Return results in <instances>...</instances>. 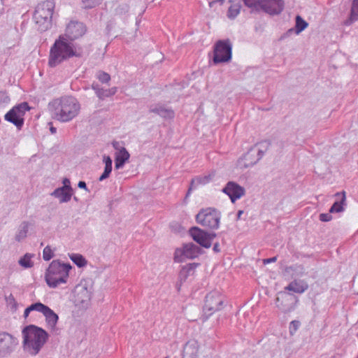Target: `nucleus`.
<instances>
[{
	"mask_svg": "<svg viewBox=\"0 0 358 358\" xmlns=\"http://www.w3.org/2000/svg\"><path fill=\"white\" fill-rule=\"evenodd\" d=\"M201 249L193 243L185 244L182 249H176L174 253V261L181 262L185 258L194 259L201 253Z\"/></svg>",
	"mask_w": 358,
	"mask_h": 358,
	"instance_id": "nucleus-12",
	"label": "nucleus"
},
{
	"mask_svg": "<svg viewBox=\"0 0 358 358\" xmlns=\"http://www.w3.org/2000/svg\"><path fill=\"white\" fill-rule=\"evenodd\" d=\"M43 315L45 317L48 325L51 328H55L59 320L57 314L48 307L45 313H43Z\"/></svg>",
	"mask_w": 358,
	"mask_h": 358,
	"instance_id": "nucleus-26",
	"label": "nucleus"
},
{
	"mask_svg": "<svg viewBox=\"0 0 358 358\" xmlns=\"http://www.w3.org/2000/svg\"><path fill=\"white\" fill-rule=\"evenodd\" d=\"M80 54L74 49L73 44L61 35L50 48L48 65L50 67L54 68L71 57H80Z\"/></svg>",
	"mask_w": 358,
	"mask_h": 358,
	"instance_id": "nucleus-3",
	"label": "nucleus"
},
{
	"mask_svg": "<svg viewBox=\"0 0 358 358\" xmlns=\"http://www.w3.org/2000/svg\"><path fill=\"white\" fill-rule=\"evenodd\" d=\"M232 45L229 39L220 40L214 45L213 63L228 62L231 59Z\"/></svg>",
	"mask_w": 358,
	"mask_h": 358,
	"instance_id": "nucleus-9",
	"label": "nucleus"
},
{
	"mask_svg": "<svg viewBox=\"0 0 358 358\" xmlns=\"http://www.w3.org/2000/svg\"><path fill=\"white\" fill-rule=\"evenodd\" d=\"M29 226V224L28 222H22L21 223L15 238L17 241L20 242L27 237Z\"/></svg>",
	"mask_w": 358,
	"mask_h": 358,
	"instance_id": "nucleus-28",
	"label": "nucleus"
},
{
	"mask_svg": "<svg viewBox=\"0 0 358 358\" xmlns=\"http://www.w3.org/2000/svg\"><path fill=\"white\" fill-rule=\"evenodd\" d=\"M358 20V0H353L350 10V15L344 24L347 26L350 25L354 22Z\"/></svg>",
	"mask_w": 358,
	"mask_h": 358,
	"instance_id": "nucleus-27",
	"label": "nucleus"
},
{
	"mask_svg": "<svg viewBox=\"0 0 358 358\" xmlns=\"http://www.w3.org/2000/svg\"><path fill=\"white\" fill-rule=\"evenodd\" d=\"M357 337L358 338V334H357Z\"/></svg>",
	"mask_w": 358,
	"mask_h": 358,
	"instance_id": "nucleus-59",
	"label": "nucleus"
},
{
	"mask_svg": "<svg viewBox=\"0 0 358 358\" xmlns=\"http://www.w3.org/2000/svg\"><path fill=\"white\" fill-rule=\"evenodd\" d=\"M50 195L55 198H58L60 203H66L71 200L73 195V191L58 187L56 188Z\"/></svg>",
	"mask_w": 358,
	"mask_h": 358,
	"instance_id": "nucleus-22",
	"label": "nucleus"
},
{
	"mask_svg": "<svg viewBox=\"0 0 358 358\" xmlns=\"http://www.w3.org/2000/svg\"><path fill=\"white\" fill-rule=\"evenodd\" d=\"M259 6L271 15H278L283 10L285 3L283 0H261Z\"/></svg>",
	"mask_w": 358,
	"mask_h": 358,
	"instance_id": "nucleus-13",
	"label": "nucleus"
},
{
	"mask_svg": "<svg viewBox=\"0 0 358 358\" xmlns=\"http://www.w3.org/2000/svg\"><path fill=\"white\" fill-rule=\"evenodd\" d=\"M224 297L217 291L209 292L205 298L203 306V322H205L215 312L220 310L223 308Z\"/></svg>",
	"mask_w": 358,
	"mask_h": 358,
	"instance_id": "nucleus-7",
	"label": "nucleus"
},
{
	"mask_svg": "<svg viewBox=\"0 0 358 358\" xmlns=\"http://www.w3.org/2000/svg\"><path fill=\"white\" fill-rule=\"evenodd\" d=\"M276 260H277V257H273L271 258L264 259L263 262H264V264H266L275 262Z\"/></svg>",
	"mask_w": 358,
	"mask_h": 358,
	"instance_id": "nucleus-50",
	"label": "nucleus"
},
{
	"mask_svg": "<svg viewBox=\"0 0 358 358\" xmlns=\"http://www.w3.org/2000/svg\"><path fill=\"white\" fill-rule=\"evenodd\" d=\"M49 108L54 119L61 122H67L78 115L80 105L75 97L65 96L50 102Z\"/></svg>",
	"mask_w": 358,
	"mask_h": 358,
	"instance_id": "nucleus-1",
	"label": "nucleus"
},
{
	"mask_svg": "<svg viewBox=\"0 0 358 358\" xmlns=\"http://www.w3.org/2000/svg\"><path fill=\"white\" fill-rule=\"evenodd\" d=\"M189 234L193 240L201 247L205 248H209L210 247V242L208 241L206 237V236H208L206 231L197 227H193L189 229Z\"/></svg>",
	"mask_w": 358,
	"mask_h": 358,
	"instance_id": "nucleus-16",
	"label": "nucleus"
},
{
	"mask_svg": "<svg viewBox=\"0 0 358 358\" xmlns=\"http://www.w3.org/2000/svg\"><path fill=\"white\" fill-rule=\"evenodd\" d=\"M107 97L113 96L117 92V87H113L110 89H106Z\"/></svg>",
	"mask_w": 358,
	"mask_h": 358,
	"instance_id": "nucleus-45",
	"label": "nucleus"
},
{
	"mask_svg": "<svg viewBox=\"0 0 358 358\" xmlns=\"http://www.w3.org/2000/svg\"><path fill=\"white\" fill-rule=\"evenodd\" d=\"M112 169H113L112 166L105 165L104 171H103V173L100 176L99 180L103 181V180L107 179L111 173Z\"/></svg>",
	"mask_w": 358,
	"mask_h": 358,
	"instance_id": "nucleus-38",
	"label": "nucleus"
},
{
	"mask_svg": "<svg viewBox=\"0 0 358 358\" xmlns=\"http://www.w3.org/2000/svg\"><path fill=\"white\" fill-rule=\"evenodd\" d=\"M54 257V253L49 245H47L43 251V258L45 261H49Z\"/></svg>",
	"mask_w": 358,
	"mask_h": 358,
	"instance_id": "nucleus-37",
	"label": "nucleus"
},
{
	"mask_svg": "<svg viewBox=\"0 0 358 358\" xmlns=\"http://www.w3.org/2000/svg\"><path fill=\"white\" fill-rule=\"evenodd\" d=\"M199 265L198 263H189L182 266L178 274V280L180 285L185 282L186 280L194 275L196 267Z\"/></svg>",
	"mask_w": 358,
	"mask_h": 358,
	"instance_id": "nucleus-20",
	"label": "nucleus"
},
{
	"mask_svg": "<svg viewBox=\"0 0 358 358\" xmlns=\"http://www.w3.org/2000/svg\"><path fill=\"white\" fill-rule=\"evenodd\" d=\"M244 4L248 8H257L259 6V2L261 0H243Z\"/></svg>",
	"mask_w": 358,
	"mask_h": 358,
	"instance_id": "nucleus-40",
	"label": "nucleus"
},
{
	"mask_svg": "<svg viewBox=\"0 0 358 358\" xmlns=\"http://www.w3.org/2000/svg\"><path fill=\"white\" fill-rule=\"evenodd\" d=\"M96 96L99 97V99L103 100L107 97V92L106 89L101 88V90L98 92L96 94Z\"/></svg>",
	"mask_w": 358,
	"mask_h": 358,
	"instance_id": "nucleus-43",
	"label": "nucleus"
},
{
	"mask_svg": "<svg viewBox=\"0 0 358 358\" xmlns=\"http://www.w3.org/2000/svg\"><path fill=\"white\" fill-rule=\"evenodd\" d=\"M31 311H32V309L31 308V306H29L27 308H25V310L24 311V317L27 318L29 316L30 312H31Z\"/></svg>",
	"mask_w": 358,
	"mask_h": 358,
	"instance_id": "nucleus-51",
	"label": "nucleus"
},
{
	"mask_svg": "<svg viewBox=\"0 0 358 358\" xmlns=\"http://www.w3.org/2000/svg\"><path fill=\"white\" fill-rule=\"evenodd\" d=\"M308 26V23L305 21L301 16L297 15L295 17V34H299L301 31L306 29Z\"/></svg>",
	"mask_w": 358,
	"mask_h": 358,
	"instance_id": "nucleus-29",
	"label": "nucleus"
},
{
	"mask_svg": "<svg viewBox=\"0 0 358 358\" xmlns=\"http://www.w3.org/2000/svg\"><path fill=\"white\" fill-rule=\"evenodd\" d=\"M336 196H341L340 201H336L332 206H331L329 209L330 213H341L344 210L343 206L346 205L345 201H346V196H345V192L344 191L341 192H337L335 194Z\"/></svg>",
	"mask_w": 358,
	"mask_h": 358,
	"instance_id": "nucleus-23",
	"label": "nucleus"
},
{
	"mask_svg": "<svg viewBox=\"0 0 358 358\" xmlns=\"http://www.w3.org/2000/svg\"><path fill=\"white\" fill-rule=\"evenodd\" d=\"M149 112L157 114L164 119H173L175 116V113L171 108L159 103L150 106Z\"/></svg>",
	"mask_w": 358,
	"mask_h": 358,
	"instance_id": "nucleus-17",
	"label": "nucleus"
},
{
	"mask_svg": "<svg viewBox=\"0 0 358 358\" xmlns=\"http://www.w3.org/2000/svg\"><path fill=\"white\" fill-rule=\"evenodd\" d=\"M357 358H358V355H357Z\"/></svg>",
	"mask_w": 358,
	"mask_h": 358,
	"instance_id": "nucleus-60",
	"label": "nucleus"
},
{
	"mask_svg": "<svg viewBox=\"0 0 358 358\" xmlns=\"http://www.w3.org/2000/svg\"><path fill=\"white\" fill-rule=\"evenodd\" d=\"M62 183H63V186L62 187H60L61 188H63V189H68L69 191H73V189L71 185V182H70V180L67 178H65L63 179V181H62Z\"/></svg>",
	"mask_w": 358,
	"mask_h": 358,
	"instance_id": "nucleus-41",
	"label": "nucleus"
},
{
	"mask_svg": "<svg viewBox=\"0 0 358 358\" xmlns=\"http://www.w3.org/2000/svg\"><path fill=\"white\" fill-rule=\"evenodd\" d=\"M72 268L69 263H63L59 259L53 260L45 273V280L51 288H56L61 284L66 283Z\"/></svg>",
	"mask_w": 358,
	"mask_h": 358,
	"instance_id": "nucleus-4",
	"label": "nucleus"
},
{
	"mask_svg": "<svg viewBox=\"0 0 358 358\" xmlns=\"http://www.w3.org/2000/svg\"><path fill=\"white\" fill-rule=\"evenodd\" d=\"M255 147L251 148L248 152L245 155L244 159L247 162V164H245V167L251 166L255 165L257 162H259L264 156L265 150L262 149H259L257 151V157L256 159L253 160L251 159L252 152L254 151Z\"/></svg>",
	"mask_w": 358,
	"mask_h": 358,
	"instance_id": "nucleus-25",
	"label": "nucleus"
},
{
	"mask_svg": "<svg viewBox=\"0 0 358 358\" xmlns=\"http://www.w3.org/2000/svg\"><path fill=\"white\" fill-rule=\"evenodd\" d=\"M298 301L297 297L287 292H280L275 299L276 306L282 313H289L294 309Z\"/></svg>",
	"mask_w": 358,
	"mask_h": 358,
	"instance_id": "nucleus-11",
	"label": "nucleus"
},
{
	"mask_svg": "<svg viewBox=\"0 0 358 358\" xmlns=\"http://www.w3.org/2000/svg\"><path fill=\"white\" fill-rule=\"evenodd\" d=\"M31 308L32 309V311L36 310L39 313H41L43 315V313L46 310V309L48 308V306L42 303L41 302H36L34 303H31L30 305Z\"/></svg>",
	"mask_w": 358,
	"mask_h": 358,
	"instance_id": "nucleus-36",
	"label": "nucleus"
},
{
	"mask_svg": "<svg viewBox=\"0 0 358 358\" xmlns=\"http://www.w3.org/2000/svg\"><path fill=\"white\" fill-rule=\"evenodd\" d=\"M216 2H218L220 3L221 5L224 3V0H215V1H213L212 2H210V6H213V4H214Z\"/></svg>",
	"mask_w": 358,
	"mask_h": 358,
	"instance_id": "nucleus-54",
	"label": "nucleus"
},
{
	"mask_svg": "<svg viewBox=\"0 0 358 358\" xmlns=\"http://www.w3.org/2000/svg\"><path fill=\"white\" fill-rule=\"evenodd\" d=\"M294 33H295L294 28H290L280 36V40H284L285 38L289 37Z\"/></svg>",
	"mask_w": 358,
	"mask_h": 358,
	"instance_id": "nucleus-44",
	"label": "nucleus"
},
{
	"mask_svg": "<svg viewBox=\"0 0 358 358\" xmlns=\"http://www.w3.org/2000/svg\"><path fill=\"white\" fill-rule=\"evenodd\" d=\"M87 31L85 25L78 21H71L66 28V35L73 41L83 36Z\"/></svg>",
	"mask_w": 358,
	"mask_h": 358,
	"instance_id": "nucleus-15",
	"label": "nucleus"
},
{
	"mask_svg": "<svg viewBox=\"0 0 358 358\" xmlns=\"http://www.w3.org/2000/svg\"><path fill=\"white\" fill-rule=\"evenodd\" d=\"M55 1L46 0L37 5L36 7L33 19L40 32H44L52 27Z\"/></svg>",
	"mask_w": 358,
	"mask_h": 358,
	"instance_id": "nucleus-5",
	"label": "nucleus"
},
{
	"mask_svg": "<svg viewBox=\"0 0 358 358\" xmlns=\"http://www.w3.org/2000/svg\"><path fill=\"white\" fill-rule=\"evenodd\" d=\"M10 101V98L6 90L0 91V108H5Z\"/></svg>",
	"mask_w": 358,
	"mask_h": 358,
	"instance_id": "nucleus-33",
	"label": "nucleus"
},
{
	"mask_svg": "<svg viewBox=\"0 0 358 358\" xmlns=\"http://www.w3.org/2000/svg\"><path fill=\"white\" fill-rule=\"evenodd\" d=\"M300 322L298 320H293L289 324V333L293 335L299 328Z\"/></svg>",
	"mask_w": 358,
	"mask_h": 358,
	"instance_id": "nucleus-39",
	"label": "nucleus"
},
{
	"mask_svg": "<svg viewBox=\"0 0 358 358\" xmlns=\"http://www.w3.org/2000/svg\"><path fill=\"white\" fill-rule=\"evenodd\" d=\"M214 176L215 173H212L206 176H199L192 178L185 198L188 197L191 194L192 190L196 189L199 185H204L209 183L213 180Z\"/></svg>",
	"mask_w": 358,
	"mask_h": 358,
	"instance_id": "nucleus-18",
	"label": "nucleus"
},
{
	"mask_svg": "<svg viewBox=\"0 0 358 358\" xmlns=\"http://www.w3.org/2000/svg\"><path fill=\"white\" fill-rule=\"evenodd\" d=\"M50 131L51 134H54L57 132V129L54 127H50Z\"/></svg>",
	"mask_w": 358,
	"mask_h": 358,
	"instance_id": "nucleus-56",
	"label": "nucleus"
},
{
	"mask_svg": "<svg viewBox=\"0 0 358 358\" xmlns=\"http://www.w3.org/2000/svg\"><path fill=\"white\" fill-rule=\"evenodd\" d=\"M241 8V6L239 3L231 5L228 9L227 17L229 19H234L239 14Z\"/></svg>",
	"mask_w": 358,
	"mask_h": 358,
	"instance_id": "nucleus-32",
	"label": "nucleus"
},
{
	"mask_svg": "<svg viewBox=\"0 0 358 358\" xmlns=\"http://www.w3.org/2000/svg\"><path fill=\"white\" fill-rule=\"evenodd\" d=\"M70 259L79 268H82L87 264V260L82 255L72 254L70 255Z\"/></svg>",
	"mask_w": 358,
	"mask_h": 358,
	"instance_id": "nucleus-31",
	"label": "nucleus"
},
{
	"mask_svg": "<svg viewBox=\"0 0 358 358\" xmlns=\"http://www.w3.org/2000/svg\"><path fill=\"white\" fill-rule=\"evenodd\" d=\"M22 335L24 350L32 356L38 354L49 338L45 329L34 324L25 326L22 330Z\"/></svg>",
	"mask_w": 358,
	"mask_h": 358,
	"instance_id": "nucleus-2",
	"label": "nucleus"
},
{
	"mask_svg": "<svg viewBox=\"0 0 358 358\" xmlns=\"http://www.w3.org/2000/svg\"><path fill=\"white\" fill-rule=\"evenodd\" d=\"M100 85L96 83H93L92 85V89L95 92V94H96L98 92L101 90Z\"/></svg>",
	"mask_w": 358,
	"mask_h": 358,
	"instance_id": "nucleus-49",
	"label": "nucleus"
},
{
	"mask_svg": "<svg viewBox=\"0 0 358 358\" xmlns=\"http://www.w3.org/2000/svg\"><path fill=\"white\" fill-rule=\"evenodd\" d=\"M206 237L209 242H210V244L212 243L213 240L217 236V234L215 232H208L207 231Z\"/></svg>",
	"mask_w": 358,
	"mask_h": 358,
	"instance_id": "nucleus-47",
	"label": "nucleus"
},
{
	"mask_svg": "<svg viewBox=\"0 0 358 358\" xmlns=\"http://www.w3.org/2000/svg\"><path fill=\"white\" fill-rule=\"evenodd\" d=\"M222 191L229 196L232 203H235L245 193V188L234 181L228 182Z\"/></svg>",
	"mask_w": 358,
	"mask_h": 358,
	"instance_id": "nucleus-14",
	"label": "nucleus"
},
{
	"mask_svg": "<svg viewBox=\"0 0 358 358\" xmlns=\"http://www.w3.org/2000/svg\"><path fill=\"white\" fill-rule=\"evenodd\" d=\"M199 345L196 341L186 343L182 351V358H198Z\"/></svg>",
	"mask_w": 358,
	"mask_h": 358,
	"instance_id": "nucleus-19",
	"label": "nucleus"
},
{
	"mask_svg": "<svg viewBox=\"0 0 358 358\" xmlns=\"http://www.w3.org/2000/svg\"><path fill=\"white\" fill-rule=\"evenodd\" d=\"M221 213L214 208H202L196 215V221L203 227L215 230L219 228Z\"/></svg>",
	"mask_w": 358,
	"mask_h": 358,
	"instance_id": "nucleus-6",
	"label": "nucleus"
},
{
	"mask_svg": "<svg viewBox=\"0 0 358 358\" xmlns=\"http://www.w3.org/2000/svg\"><path fill=\"white\" fill-rule=\"evenodd\" d=\"M113 148L115 150H120L121 149V148H120V143H119V142L113 141Z\"/></svg>",
	"mask_w": 358,
	"mask_h": 358,
	"instance_id": "nucleus-53",
	"label": "nucleus"
},
{
	"mask_svg": "<svg viewBox=\"0 0 358 358\" xmlns=\"http://www.w3.org/2000/svg\"><path fill=\"white\" fill-rule=\"evenodd\" d=\"M213 250L217 253V252H220L221 249H220V244L219 243H215L214 245H213Z\"/></svg>",
	"mask_w": 358,
	"mask_h": 358,
	"instance_id": "nucleus-52",
	"label": "nucleus"
},
{
	"mask_svg": "<svg viewBox=\"0 0 358 358\" xmlns=\"http://www.w3.org/2000/svg\"><path fill=\"white\" fill-rule=\"evenodd\" d=\"M103 0H82L83 8L85 9L93 8L101 3Z\"/></svg>",
	"mask_w": 358,
	"mask_h": 358,
	"instance_id": "nucleus-34",
	"label": "nucleus"
},
{
	"mask_svg": "<svg viewBox=\"0 0 358 358\" xmlns=\"http://www.w3.org/2000/svg\"><path fill=\"white\" fill-rule=\"evenodd\" d=\"M73 199H74L75 201H78V199H77L76 196H74Z\"/></svg>",
	"mask_w": 358,
	"mask_h": 358,
	"instance_id": "nucleus-58",
	"label": "nucleus"
},
{
	"mask_svg": "<svg viewBox=\"0 0 358 358\" xmlns=\"http://www.w3.org/2000/svg\"><path fill=\"white\" fill-rule=\"evenodd\" d=\"M34 257V255L30 253H26L18 261L19 264L25 268H31L34 266V263L31 261V258Z\"/></svg>",
	"mask_w": 358,
	"mask_h": 358,
	"instance_id": "nucleus-30",
	"label": "nucleus"
},
{
	"mask_svg": "<svg viewBox=\"0 0 358 358\" xmlns=\"http://www.w3.org/2000/svg\"><path fill=\"white\" fill-rule=\"evenodd\" d=\"M103 161L105 165L112 166V164H113V161L110 156L104 155Z\"/></svg>",
	"mask_w": 358,
	"mask_h": 358,
	"instance_id": "nucleus-46",
	"label": "nucleus"
},
{
	"mask_svg": "<svg viewBox=\"0 0 358 358\" xmlns=\"http://www.w3.org/2000/svg\"><path fill=\"white\" fill-rule=\"evenodd\" d=\"M96 78L102 83H108L110 80V76L103 71H99L96 74Z\"/></svg>",
	"mask_w": 358,
	"mask_h": 358,
	"instance_id": "nucleus-35",
	"label": "nucleus"
},
{
	"mask_svg": "<svg viewBox=\"0 0 358 358\" xmlns=\"http://www.w3.org/2000/svg\"><path fill=\"white\" fill-rule=\"evenodd\" d=\"M243 213V211L241 210L238 211V213H237V219L238 220L241 219V216Z\"/></svg>",
	"mask_w": 358,
	"mask_h": 358,
	"instance_id": "nucleus-57",
	"label": "nucleus"
},
{
	"mask_svg": "<svg viewBox=\"0 0 358 358\" xmlns=\"http://www.w3.org/2000/svg\"><path fill=\"white\" fill-rule=\"evenodd\" d=\"M78 187L80 189H84L87 192H90L89 189L87 187L86 182L85 181L80 180L78 182Z\"/></svg>",
	"mask_w": 358,
	"mask_h": 358,
	"instance_id": "nucleus-48",
	"label": "nucleus"
},
{
	"mask_svg": "<svg viewBox=\"0 0 358 358\" xmlns=\"http://www.w3.org/2000/svg\"><path fill=\"white\" fill-rule=\"evenodd\" d=\"M264 144H265V145H264L263 147L264 148V150H266L270 143L266 141L259 143L260 145H263Z\"/></svg>",
	"mask_w": 358,
	"mask_h": 358,
	"instance_id": "nucleus-55",
	"label": "nucleus"
},
{
	"mask_svg": "<svg viewBox=\"0 0 358 358\" xmlns=\"http://www.w3.org/2000/svg\"><path fill=\"white\" fill-rule=\"evenodd\" d=\"M130 155L125 148L122 147L119 152L115 153V168L120 169L122 168L129 159Z\"/></svg>",
	"mask_w": 358,
	"mask_h": 358,
	"instance_id": "nucleus-21",
	"label": "nucleus"
},
{
	"mask_svg": "<svg viewBox=\"0 0 358 358\" xmlns=\"http://www.w3.org/2000/svg\"><path fill=\"white\" fill-rule=\"evenodd\" d=\"M332 220V216L329 212L328 213H321L320 215V220L322 222H329Z\"/></svg>",
	"mask_w": 358,
	"mask_h": 358,
	"instance_id": "nucleus-42",
	"label": "nucleus"
},
{
	"mask_svg": "<svg viewBox=\"0 0 358 358\" xmlns=\"http://www.w3.org/2000/svg\"><path fill=\"white\" fill-rule=\"evenodd\" d=\"M30 110V107L27 102L20 103L13 106L4 115L5 120L14 124L17 129H22L24 119V116L27 111Z\"/></svg>",
	"mask_w": 358,
	"mask_h": 358,
	"instance_id": "nucleus-8",
	"label": "nucleus"
},
{
	"mask_svg": "<svg viewBox=\"0 0 358 358\" xmlns=\"http://www.w3.org/2000/svg\"><path fill=\"white\" fill-rule=\"evenodd\" d=\"M308 285L303 281H292L287 287L285 290L291 291L297 294L303 293L307 289Z\"/></svg>",
	"mask_w": 358,
	"mask_h": 358,
	"instance_id": "nucleus-24",
	"label": "nucleus"
},
{
	"mask_svg": "<svg viewBox=\"0 0 358 358\" xmlns=\"http://www.w3.org/2000/svg\"><path fill=\"white\" fill-rule=\"evenodd\" d=\"M18 345L17 338L6 331H0V358L10 355Z\"/></svg>",
	"mask_w": 358,
	"mask_h": 358,
	"instance_id": "nucleus-10",
	"label": "nucleus"
}]
</instances>
